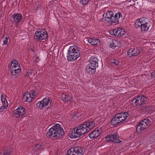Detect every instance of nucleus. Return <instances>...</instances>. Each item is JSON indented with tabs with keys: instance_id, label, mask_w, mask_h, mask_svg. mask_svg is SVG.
Returning <instances> with one entry per match:
<instances>
[{
	"instance_id": "nucleus-1",
	"label": "nucleus",
	"mask_w": 155,
	"mask_h": 155,
	"mask_svg": "<svg viewBox=\"0 0 155 155\" xmlns=\"http://www.w3.org/2000/svg\"><path fill=\"white\" fill-rule=\"evenodd\" d=\"M64 134L63 129L60 125L57 124L49 129V132L46 134V136L47 137L58 138L61 137Z\"/></svg>"
},
{
	"instance_id": "nucleus-2",
	"label": "nucleus",
	"mask_w": 155,
	"mask_h": 155,
	"mask_svg": "<svg viewBox=\"0 0 155 155\" xmlns=\"http://www.w3.org/2000/svg\"><path fill=\"white\" fill-rule=\"evenodd\" d=\"M67 55L68 61H72L76 60L80 56V48L77 46L70 47Z\"/></svg>"
},
{
	"instance_id": "nucleus-3",
	"label": "nucleus",
	"mask_w": 155,
	"mask_h": 155,
	"mask_svg": "<svg viewBox=\"0 0 155 155\" xmlns=\"http://www.w3.org/2000/svg\"><path fill=\"white\" fill-rule=\"evenodd\" d=\"M86 132H87V130L82 124L74 129L72 130L71 133L69 134V136L71 139L75 138L83 135Z\"/></svg>"
},
{
	"instance_id": "nucleus-4",
	"label": "nucleus",
	"mask_w": 155,
	"mask_h": 155,
	"mask_svg": "<svg viewBox=\"0 0 155 155\" xmlns=\"http://www.w3.org/2000/svg\"><path fill=\"white\" fill-rule=\"evenodd\" d=\"M129 116L127 112H124L116 114L112 119L111 123L112 125H114L119 124L126 120Z\"/></svg>"
},
{
	"instance_id": "nucleus-5",
	"label": "nucleus",
	"mask_w": 155,
	"mask_h": 155,
	"mask_svg": "<svg viewBox=\"0 0 155 155\" xmlns=\"http://www.w3.org/2000/svg\"><path fill=\"white\" fill-rule=\"evenodd\" d=\"M151 125V122L150 120L145 119L141 121L137 127V130H142L146 128L147 126H149Z\"/></svg>"
},
{
	"instance_id": "nucleus-6",
	"label": "nucleus",
	"mask_w": 155,
	"mask_h": 155,
	"mask_svg": "<svg viewBox=\"0 0 155 155\" xmlns=\"http://www.w3.org/2000/svg\"><path fill=\"white\" fill-rule=\"evenodd\" d=\"M146 98L143 95H140L135 98L132 101L133 104L134 102V107L140 105L145 103Z\"/></svg>"
},
{
	"instance_id": "nucleus-7",
	"label": "nucleus",
	"mask_w": 155,
	"mask_h": 155,
	"mask_svg": "<svg viewBox=\"0 0 155 155\" xmlns=\"http://www.w3.org/2000/svg\"><path fill=\"white\" fill-rule=\"evenodd\" d=\"M25 113V108L19 106L13 111L14 115L17 118H20L24 116Z\"/></svg>"
},
{
	"instance_id": "nucleus-8",
	"label": "nucleus",
	"mask_w": 155,
	"mask_h": 155,
	"mask_svg": "<svg viewBox=\"0 0 155 155\" xmlns=\"http://www.w3.org/2000/svg\"><path fill=\"white\" fill-rule=\"evenodd\" d=\"M105 139L108 142H115L116 143H119L120 142L119 139V136L116 133L107 136L106 137Z\"/></svg>"
},
{
	"instance_id": "nucleus-9",
	"label": "nucleus",
	"mask_w": 155,
	"mask_h": 155,
	"mask_svg": "<svg viewBox=\"0 0 155 155\" xmlns=\"http://www.w3.org/2000/svg\"><path fill=\"white\" fill-rule=\"evenodd\" d=\"M35 95V93L33 91H31L30 93L26 92L23 95V100L25 102H30L32 101Z\"/></svg>"
},
{
	"instance_id": "nucleus-10",
	"label": "nucleus",
	"mask_w": 155,
	"mask_h": 155,
	"mask_svg": "<svg viewBox=\"0 0 155 155\" xmlns=\"http://www.w3.org/2000/svg\"><path fill=\"white\" fill-rule=\"evenodd\" d=\"M101 132L100 128H96L89 134V137L90 139L95 138L99 136Z\"/></svg>"
},
{
	"instance_id": "nucleus-11",
	"label": "nucleus",
	"mask_w": 155,
	"mask_h": 155,
	"mask_svg": "<svg viewBox=\"0 0 155 155\" xmlns=\"http://www.w3.org/2000/svg\"><path fill=\"white\" fill-rule=\"evenodd\" d=\"M51 104V101L48 98H45L42 101H39V109H41L45 106H50Z\"/></svg>"
},
{
	"instance_id": "nucleus-12",
	"label": "nucleus",
	"mask_w": 155,
	"mask_h": 155,
	"mask_svg": "<svg viewBox=\"0 0 155 155\" xmlns=\"http://www.w3.org/2000/svg\"><path fill=\"white\" fill-rule=\"evenodd\" d=\"M83 124L84 128L87 130V132L94 127L95 123L94 121H91L86 122Z\"/></svg>"
},
{
	"instance_id": "nucleus-13",
	"label": "nucleus",
	"mask_w": 155,
	"mask_h": 155,
	"mask_svg": "<svg viewBox=\"0 0 155 155\" xmlns=\"http://www.w3.org/2000/svg\"><path fill=\"white\" fill-rule=\"evenodd\" d=\"M62 100L65 102H70L72 100V97L70 93H66L61 95Z\"/></svg>"
},
{
	"instance_id": "nucleus-14",
	"label": "nucleus",
	"mask_w": 155,
	"mask_h": 155,
	"mask_svg": "<svg viewBox=\"0 0 155 155\" xmlns=\"http://www.w3.org/2000/svg\"><path fill=\"white\" fill-rule=\"evenodd\" d=\"M98 60L96 57H91L89 60L90 63L88 64L97 68L98 67Z\"/></svg>"
},
{
	"instance_id": "nucleus-15",
	"label": "nucleus",
	"mask_w": 155,
	"mask_h": 155,
	"mask_svg": "<svg viewBox=\"0 0 155 155\" xmlns=\"http://www.w3.org/2000/svg\"><path fill=\"white\" fill-rule=\"evenodd\" d=\"M47 31L41 28L39 29V40L45 39L48 37Z\"/></svg>"
},
{
	"instance_id": "nucleus-16",
	"label": "nucleus",
	"mask_w": 155,
	"mask_h": 155,
	"mask_svg": "<svg viewBox=\"0 0 155 155\" xmlns=\"http://www.w3.org/2000/svg\"><path fill=\"white\" fill-rule=\"evenodd\" d=\"M14 68H13L12 70H10L11 73L14 75L16 76L17 77L21 72V70L20 69V66H17Z\"/></svg>"
},
{
	"instance_id": "nucleus-17",
	"label": "nucleus",
	"mask_w": 155,
	"mask_h": 155,
	"mask_svg": "<svg viewBox=\"0 0 155 155\" xmlns=\"http://www.w3.org/2000/svg\"><path fill=\"white\" fill-rule=\"evenodd\" d=\"M96 68L88 64L86 67V71L89 74H94L96 71Z\"/></svg>"
},
{
	"instance_id": "nucleus-18",
	"label": "nucleus",
	"mask_w": 155,
	"mask_h": 155,
	"mask_svg": "<svg viewBox=\"0 0 155 155\" xmlns=\"http://www.w3.org/2000/svg\"><path fill=\"white\" fill-rule=\"evenodd\" d=\"M12 16L14 21L17 23L20 22L22 18L20 14H14Z\"/></svg>"
},
{
	"instance_id": "nucleus-19",
	"label": "nucleus",
	"mask_w": 155,
	"mask_h": 155,
	"mask_svg": "<svg viewBox=\"0 0 155 155\" xmlns=\"http://www.w3.org/2000/svg\"><path fill=\"white\" fill-rule=\"evenodd\" d=\"M74 152L76 155H83L84 153L83 148L80 147H74Z\"/></svg>"
},
{
	"instance_id": "nucleus-20",
	"label": "nucleus",
	"mask_w": 155,
	"mask_h": 155,
	"mask_svg": "<svg viewBox=\"0 0 155 155\" xmlns=\"http://www.w3.org/2000/svg\"><path fill=\"white\" fill-rule=\"evenodd\" d=\"M87 41L89 43L93 45H98L100 42V41L98 39L95 38H88L87 39Z\"/></svg>"
},
{
	"instance_id": "nucleus-21",
	"label": "nucleus",
	"mask_w": 155,
	"mask_h": 155,
	"mask_svg": "<svg viewBox=\"0 0 155 155\" xmlns=\"http://www.w3.org/2000/svg\"><path fill=\"white\" fill-rule=\"evenodd\" d=\"M115 32H116V36L118 37L122 36L125 34L124 30L119 28L116 29Z\"/></svg>"
},
{
	"instance_id": "nucleus-22",
	"label": "nucleus",
	"mask_w": 155,
	"mask_h": 155,
	"mask_svg": "<svg viewBox=\"0 0 155 155\" xmlns=\"http://www.w3.org/2000/svg\"><path fill=\"white\" fill-rule=\"evenodd\" d=\"M105 15V20L108 22L110 20V19L114 15L112 11H110L107 12L105 14L103 15L104 17Z\"/></svg>"
},
{
	"instance_id": "nucleus-23",
	"label": "nucleus",
	"mask_w": 155,
	"mask_h": 155,
	"mask_svg": "<svg viewBox=\"0 0 155 155\" xmlns=\"http://www.w3.org/2000/svg\"><path fill=\"white\" fill-rule=\"evenodd\" d=\"M143 19V18L137 19L135 22V26L136 28L139 27L141 28V26L142 25V23L144 21Z\"/></svg>"
},
{
	"instance_id": "nucleus-24",
	"label": "nucleus",
	"mask_w": 155,
	"mask_h": 155,
	"mask_svg": "<svg viewBox=\"0 0 155 155\" xmlns=\"http://www.w3.org/2000/svg\"><path fill=\"white\" fill-rule=\"evenodd\" d=\"M142 25L141 26V31H147L149 28L150 25L147 22L144 21L142 23Z\"/></svg>"
},
{
	"instance_id": "nucleus-25",
	"label": "nucleus",
	"mask_w": 155,
	"mask_h": 155,
	"mask_svg": "<svg viewBox=\"0 0 155 155\" xmlns=\"http://www.w3.org/2000/svg\"><path fill=\"white\" fill-rule=\"evenodd\" d=\"M1 100L3 105H8V101L6 99V96L4 94L1 95Z\"/></svg>"
},
{
	"instance_id": "nucleus-26",
	"label": "nucleus",
	"mask_w": 155,
	"mask_h": 155,
	"mask_svg": "<svg viewBox=\"0 0 155 155\" xmlns=\"http://www.w3.org/2000/svg\"><path fill=\"white\" fill-rule=\"evenodd\" d=\"M11 154V152L8 150L5 149L0 151V155H9Z\"/></svg>"
},
{
	"instance_id": "nucleus-27",
	"label": "nucleus",
	"mask_w": 155,
	"mask_h": 155,
	"mask_svg": "<svg viewBox=\"0 0 155 155\" xmlns=\"http://www.w3.org/2000/svg\"><path fill=\"white\" fill-rule=\"evenodd\" d=\"M66 155H76L74 147L71 148L68 150Z\"/></svg>"
},
{
	"instance_id": "nucleus-28",
	"label": "nucleus",
	"mask_w": 155,
	"mask_h": 155,
	"mask_svg": "<svg viewBox=\"0 0 155 155\" xmlns=\"http://www.w3.org/2000/svg\"><path fill=\"white\" fill-rule=\"evenodd\" d=\"M119 21L118 19L116 18H115L114 17H113V16L108 22H111V23H117Z\"/></svg>"
},
{
	"instance_id": "nucleus-29",
	"label": "nucleus",
	"mask_w": 155,
	"mask_h": 155,
	"mask_svg": "<svg viewBox=\"0 0 155 155\" xmlns=\"http://www.w3.org/2000/svg\"><path fill=\"white\" fill-rule=\"evenodd\" d=\"M114 17L115 18L118 19L119 21L120 19L121 20L122 18V15L119 12L116 13Z\"/></svg>"
},
{
	"instance_id": "nucleus-30",
	"label": "nucleus",
	"mask_w": 155,
	"mask_h": 155,
	"mask_svg": "<svg viewBox=\"0 0 155 155\" xmlns=\"http://www.w3.org/2000/svg\"><path fill=\"white\" fill-rule=\"evenodd\" d=\"M134 54H133L134 56H135L139 54H140V50L139 49L136 48V49L134 48Z\"/></svg>"
},
{
	"instance_id": "nucleus-31",
	"label": "nucleus",
	"mask_w": 155,
	"mask_h": 155,
	"mask_svg": "<svg viewBox=\"0 0 155 155\" xmlns=\"http://www.w3.org/2000/svg\"><path fill=\"white\" fill-rule=\"evenodd\" d=\"M8 106V105H3L0 108V111L3 112L5 110H6Z\"/></svg>"
},
{
	"instance_id": "nucleus-32",
	"label": "nucleus",
	"mask_w": 155,
	"mask_h": 155,
	"mask_svg": "<svg viewBox=\"0 0 155 155\" xmlns=\"http://www.w3.org/2000/svg\"><path fill=\"white\" fill-rule=\"evenodd\" d=\"M111 62L116 65H118L119 63V61L115 59H113L111 60Z\"/></svg>"
},
{
	"instance_id": "nucleus-33",
	"label": "nucleus",
	"mask_w": 155,
	"mask_h": 155,
	"mask_svg": "<svg viewBox=\"0 0 155 155\" xmlns=\"http://www.w3.org/2000/svg\"><path fill=\"white\" fill-rule=\"evenodd\" d=\"M34 38L37 40H39V31H37L35 33Z\"/></svg>"
},
{
	"instance_id": "nucleus-34",
	"label": "nucleus",
	"mask_w": 155,
	"mask_h": 155,
	"mask_svg": "<svg viewBox=\"0 0 155 155\" xmlns=\"http://www.w3.org/2000/svg\"><path fill=\"white\" fill-rule=\"evenodd\" d=\"M89 1V0H81L80 2L84 5H86Z\"/></svg>"
},
{
	"instance_id": "nucleus-35",
	"label": "nucleus",
	"mask_w": 155,
	"mask_h": 155,
	"mask_svg": "<svg viewBox=\"0 0 155 155\" xmlns=\"http://www.w3.org/2000/svg\"><path fill=\"white\" fill-rule=\"evenodd\" d=\"M18 65L19 66H20V64L17 65L16 64H14L13 63H11V65L10 67V70H12L13 68H14L16 67H17V66H18Z\"/></svg>"
},
{
	"instance_id": "nucleus-36",
	"label": "nucleus",
	"mask_w": 155,
	"mask_h": 155,
	"mask_svg": "<svg viewBox=\"0 0 155 155\" xmlns=\"http://www.w3.org/2000/svg\"><path fill=\"white\" fill-rule=\"evenodd\" d=\"M116 31V29H113L112 30H110V35H116V33L115 31Z\"/></svg>"
},
{
	"instance_id": "nucleus-37",
	"label": "nucleus",
	"mask_w": 155,
	"mask_h": 155,
	"mask_svg": "<svg viewBox=\"0 0 155 155\" xmlns=\"http://www.w3.org/2000/svg\"><path fill=\"white\" fill-rule=\"evenodd\" d=\"M110 47L113 48H114L116 47V45H115V44L113 42L110 43Z\"/></svg>"
},
{
	"instance_id": "nucleus-38",
	"label": "nucleus",
	"mask_w": 155,
	"mask_h": 155,
	"mask_svg": "<svg viewBox=\"0 0 155 155\" xmlns=\"http://www.w3.org/2000/svg\"><path fill=\"white\" fill-rule=\"evenodd\" d=\"M11 63H13L14 64H16L18 65L20 64L18 61H17L15 60H14L12 61Z\"/></svg>"
},
{
	"instance_id": "nucleus-39",
	"label": "nucleus",
	"mask_w": 155,
	"mask_h": 155,
	"mask_svg": "<svg viewBox=\"0 0 155 155\" xmlns=\"http://www.w3.org/2000/svg\"><path fill=\"white\" fill-rule=\"evenodd\" d=\"M134 48H130L129 49V51L130 52L132 55V56H134L133 54H134Z\"/></svg>"
},
{
	"instance_id": "nucleus-40",
	"label": "nucleus",
	"mask_w": 155,
	"mask_h": 155,
	"mask_svg": "<svg viewBox=\"0 0 155 155\" xmlns=\"http://www.w3.org/2000/svg\"><path fill=\"white\" fill-rule=\"evenodd\" d=\"M127 55L129 57L132 56V55L131 54V53L129 51V49L127 51Z\"/></svg>"
},
{
	"instance_id": "nucleus-41",
	"label": "nucleus",
	"mask_w": 155,
	"mask_h": 155,
	"mask_svg": "<svg viewBox=\"0 0 155 155\" xmlns=\"http://www.w3.org/2000/svg\"><path fill=\"white\" fill-rule=\"evenodd\" d=\"M8 41V38L7 37H6L5 38V40L4 41V43L3 44H4L5 45H6L7 42Z\"/></svg>"
},
{
	"instance_id": "nucleus-42",
	"label": "nucleus",
	"mask_w": 155,
	"mask_h": 155,
	"mask_svg": "<svg viewBox=\"0 0 155 155\" xmlns=\"http://www.w3.org/2000/svg\"><path fill=\"white\" fill-rule=\"evenodd\" d=\"M151 76L152 78L155 77V73L154 72H152L151 73Z\"/></svg>"
},
{
	"instance_id": "nucleus-43",
	"label": "nucleus",
	"mask_w": 155,
	"mask_h": 155,
	"mask_svg": "<svg viewBox=\"0 0 155 155\" xmlns=\"http://www.w3.org/2000/svg\"><path fill=\"white\" fill-rule=\"evenodd\" d=\"M38 103H39V102H37V103L36 104H38Z\"/></svg>"
},
{
	"instance_id": "nucleus-44",
	"label": "nucleus",
	"mask_w": 155,
	"mask_h": 155,
	"mask_svg": "<svg viewBox=\"0 0 155 155\" xmlns=\"http://www.w3.org/2000/svg\"><path fill=\"white\" fill-rule=\"evenodd\" d=\"M143 107L144 108H146V107L145 106H143Z\"/></svg>"
},
{
	"instance_id": "nucleus-45",
	"label": "nucleus",
	"mask_w": 155,
	"mask_h": 155,
	"mask_svg": "<svg viewBox=\"0 0 155 155\" xmlns=\"http://www.w3.org/2000/svg\"><path fill=\"white\" fill-rule=\"evenodd\" d=\"M144 111H145V110H143Z\"/></svg>"
}]
</instances>
